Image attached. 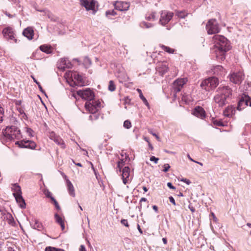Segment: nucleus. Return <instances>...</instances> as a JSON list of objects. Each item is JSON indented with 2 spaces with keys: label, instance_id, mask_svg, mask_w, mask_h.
I'll use <instances>...</instances> for the list:
<instances>
[{
  "label": "nucleus",
  "instance_id": "obj_45",
  "mask_svg": "<svg viewBox=\"0 0 251 251\" xmlns=\"http://www.w3.org/2000/svg\"><path fill=\"white\" fill-rule=\"evenodd\" d=\"M4 115L3 109L0 106V123L3 121V117Z\"/></svg>",
  "mask_w": 251,
  "mask_h": 251
},
{
  "label": "nucleus",
  "instance_id": "obj_23",
  "mask_svg": "<svg viewBox=\"0 0 251 251\" xmlns=\"http://www.w3.org/2000/svg\"><path fill=\"white\" fill-rule=\"evenodd\" d=\"M213 72L216 75H222L224 74L225 71L222 66L217 65L214 67Z\"/></svg>",
  "mask_w": 251,
  "mask_h": 251
},
{
  "label": "nucleus",
  "instance_id": "obj_18",
  "mask_svg": "<svg viewBox=\"0 0 251 251\" xmlns=\"http://www.w3.org/2000/svg\"><path fill=\"white\" fill-rule=\"evenodd\" d=\"M168 69L169 68L166 62L159 63L156 67V70L161 75L165 74L168 72Z\"/></svg>",
  "mask_w": 251,
  "mask_h": 251
},
{
  "label": "nucleus",
  "instance_id": "obj_46",
  "mask_svg": "<svg viewBox=\"0 0 251 251\" xmlns=\"http://www.w3.org/2000/svg\"><path fill=\"white\" fill-rule=\"evenodd\" d=\"M44 194L46 195V196L48 198H50L52 197V194L48 190H45L44 191Z\"/></svg>",
  "mask_w": 251,
  "mask_h": 251
},
{
  "label": "nucleus",
  "instance_id": "obj_2",
  "mask_svg": "<svg viewBox=\"0 0 251 251\" xmlns=\"http://www.w3.org/2000/svg\"><path fill=\"white\" fill-rule=\"evenodd\" d=\"M214 42V46L217 49L216 50V56H221V59L225 58V54L226 52L230 49V45L229 41L224 36L220 35H215L213 37Z\"/></svg>",
  "mask_w": 251,
  "mask_h": 251
},
{
  "label": "nucleus",
  "instance_id": "obj_47",
  "mask_svg": "<svg viewBox=\"0 0 251 251\" xmlns=\"http://www.w3.org/2000/svg\"><path fill=\"white\" fill-rule=\"evenodd\" d=\"M170 168V165L168 164H165L163 165V171L164 172H167L168 171L169 168Z\"/></svg>",
  "mask_w": 251,
  "mask_h": 251
},
{
  "label": "nucleus",
  "instance_id": "obj_1",
  "mask_svg": "<svg viewBox=\"0 0 251 251\" xmlns=\"http://www.w3.org/2000/svg\"><path fill=\"white\" fill-rule=\"evenodd\" d=\"M232 90L228 86L220 85L215 91L213 101L218 106L222 107L231 99Z\"/></svg>",
  "mask_w": 251,
  "mask_h": 251
},
{
  "label": "nucleus",
  "instance_id": "obj_34",
  "mask_svg": "<svg viewBox=\"0 0 251 251\" xmlns=\"http://www.w3.org/2000/svg\"><path fill=\"white\" fill-rule=\"evenodd\" d=\"M140 26L142 27H145L147 28H150L153 26V24L146 22H142L140 23Z\"/></svg>",
  "mask_w": 251,
  "mask_h": 251
},
{
  "label": "nucleus",
  "instance_id": "obj_27",
  "mask_svg": "<svg viewBox=\"0 0 251 251\" xmlns=\"http://www.w3.org/2000/svg\"><path fill=\"white\" fill-rule=\"evenodd\" d=\"M130 174V169L128 167H125L122 171V177L128 178Z\"/></svg>",
  "mask_w": 251,
  "mask_h": 251
},
{
  "label": "nucleus",
  "instance_id": "obj_19",
  "mask_svg": "<svg viewBox=\"0 0 251 251\" xmlns=\"http://www.w3.org/2000/svg\"><path fill=\"white\" fill-rule=\"evenodd\" d=\"M72 64L66 58H61L57 64V67L59 69L63 71L66 68H71Z\"/></svg>",
  "mask_w": 251,
  "mask_h": 251
},
{
  "label": "nucleus",
  "instance_id": "obj_25",
  "mask_svg": "<svg viewBox=\"0 0 251 251\" xmlns=\"http://www.w3.org/2000/svg\"><path fill=\"white\" fill-rule=\"evenodd\" d=\"M54 217L56 222L60 225L62 229L64 230V229L65 228V224L62 218L61 217H60L57 213H56L54 215Z\"/></svg>",
  "mask_w": 251,
  "mask_h": 251
},
{
  "label": "nucleus",
  "instance_id": "obj_42",
  "mask_svg": "<svg viewBox=\"0 0 251 251\" xmlns=\"http://www.w3.org/2000/svg\"><path fill=\"white\" fill-rule=\"evenodd\" d=\"M72 77H74V78L76 79L77 81H81V76L78 74L74 73L73 75V74H72Z\"/></svg>",
  "mask_w": 251,
  "mask_h": 251
},
{
  "label": "nucleus",
  "instance_id": "obj_3",
  "mask_svg": "<svg viewBox=\"0 0 251 251\" xmlns=\"http://www.w3.org/2000/svg\"><path fill=\"white\" fill-rule=\"evenodd\" d=\"M15 125L6 126L4 131H3L4 136L9 141H11L14 138L18 139L21 136L20 130L16 126L18 122L17 121H15Z\"/></svg>",
  "mask_w": 251,
  "mask_h": 251
},
{
  "label": "nucleus",
  "instance_id": "obj_49",
  "mask_svg": "<svg viewBox=\"0 0 251 251\" xmlns=\"http://www.w3.org/2000/svg\"><path fill=\"white\" fill-rule=\"evenodd\" d=\"M121 223L122 225H124L126 227H128L129 225L128 224V222L127 220L126 219H123L121 220Z\"/></svg>",
  "mask_w": 251,
  "mask_h": 251
},
{
  "label": "nucleus",
  "instance_id": "obj_62",
  "mask_svg": "<svg viewBox=\"0 0 251 251\" xmlns=\"http://www.w3.org/2000/svg\"><path fill=\"white\" fill-rule=\"evenodd\" d=\"M152 208L156 212H158V207L156 205H153Z\"/></svg>",
  "mask_w": 251,
  "mask_h": 251
},
{
  "label": "nucleus",
  "instance_id": "obj_9",
  "mask_svg": "<svg viewBox=\"0 0 251 251\" xmlns=\"http://www.w3.org/2000/svg\"><path fill=\"white\" fill-rule=\"evenodd\" d=\"M251 106V98L248 95L243 94L238 102L237 109L240 111L244 109L246 106Z\"/></svg>",
  "mask_w": 251,
  "mask_h": 251
},
{
  "label": "nucleus",
  "instance_id": "obj_22",
  "mask_svg": "<svg viewBox=\"0 0 251 251\" xmlns=\"http://www.w3.org/2000/svg\"><path fill=\"white\" fill-rule=\"evenodd\" d=\"M67 189L69 194L73 197H75V189L72 182L69 180H66Z\"/></svg>",
  "mask_w": 251,
  "mask_h": 251
},
{
  "label": "nucleus",
  "instance_id": "obj_60",
  "mask_svg": "<svg viewBox=\"0 0 251 251\" xmlns=\"http://www.w3.org/2000/svg\"><path fill=\"white\" fill-rule=\"evenodd\" d=\"M19 112L21 114H23V117L25 118V117H26V114L24 112V110L22 109H20Z\"/></svg>",
  "mask_w": 251,
  "mask_h": 251
},
{
  "label": "nucleus",
  "instance_id": "obj_37",
  "mask_svg": "<svg viewBox=\"0 0 251 251\" xmlns=\"http://www.w3.org/2000/svg\"><path fill=\"white\" fill-rule=\"evenodd\" d=\"M212 123L214 125L217 126H224V124L223 123V122L222 121H221L220 120H218L215 119H212Z\"/></svg>",
  "mask_w": 251,
  "mask_h": 251
},
{
  "label": "nucleus",
  "instance_id": "obj_44",
  "mask_svg": "<svg viewBox=\"0 0 251 251\" xmlns=\"http://www.w3.org/2000/svg\"><path fill=\"white\" fill-rule=\"evenodd\" d=\"M26 132L28 134L29 136L31 137L33 136V135L32 134L33 130L31 128L26 127Z\"/></svg>",
  "mask_w": 251,
  "mask_h": 251
},
{
  "label": "nucleus",
  "instance_id": "obj_57",
  "mask_svg": "<svg viewBox=\"0 0 251 251\" xmlns=\"http://www.w3.org/2000/svg\"><path fill=\"white\" fill-rule=\"evenodd\" d=\"M79 251H86L85 246L83 245H81L80 246Z\"/></svg>",
  "mask_w": 251,
  "mask_h": 251
},
{
  "label": "nucleus",
  "instance_id": "obj_6",
  "mask_svg": "<svg viewBox=\"0 0 251 251\" xmlns=\"http://www.w3.org/2000/svg\"><path fill=\"white\" fill-rule=\"evenodd\" d=\"M208 34H216L220 31L218 24L216 19H212L208 21L206 25Z\"/></svg>",
  "mask_w": 251,
  "mask_h": 251
},
{
  "label": "nucleus",
  "instance_id": "obj_14",
  "mask_svg": "<svg viewBox=\"0 0 251 251\" xmlns=\"http://www.w3.org/2000/svg\"><path fill=\"white\" fill-rule=\"evenodd\" d=\"M113 5L115 9L120 11H127L129 9L130 6L128 2L122 1H115Z\"/></svg>",
  "mask_w": 251,
  "mask_h": 251
},
{
  "label": "nucleus",
  "instance_id": "obj_26",
  "mask_svg": "<svg viewBox=\"0 0 251 251\" xmlns=\"http://www.w3.org/2000/svg\"><path fill=\"white\" fill-rule=\"evenodd\" d=\"M39 48L42 51L47 54H49L51 52V49L50 47L46 45H41L40 46Z\"/></svg>",
  "mask_w": 251,
  "mask_h": 251
},
{
  "label": "nucleus",
  "instance_id": "obj_29",
  "mask_svg": "<svg viewBox=\"0 0 251 251\" xmlns=\"http://www.w3.org/2000/svg\"><path fill=\"white\" fill-rule=\"evenodd\" d=\"M233 107L231 106H227L224 111V115L226 116L229 117L232 113Z\"/></svg>",
  "mask_w": 251,
  "mask_h": 251
},
{
  "label": "nucleus",
  "instance_id": "obj_35",
  "mask_svg": "<svg viewBox=\"0 0 251 251\" xmlns=\"http://www.w3.org/2000/svg\"><path fill=\"white\" fill-rule=\"evenodd\" d=\"M45 251H65L62 249H58L55 247H47L45 249Z\"/></svg>",
  "mask_w": 251,
  "mask_h": 251
},
{
  "label": "nucleus",
  "instance_id": "obj_55",
  "mask_svg": "<svg viewBox=\"0 0 251 251\" xmlns=\"http://www.w3.org/2000/svg\"><path fill=\"white\" fill-rule=\"evenodd\" d=\"M37 53V51H36V52H34L32 53L31 56V58L33 59H38V58H37L36 57V54Z\"/></svg>",
  "mask_w": 251,
  "mask_h": 251
},
{
  "label": "nucleus",
  "instance_id": "obj_24",
  "mask_svg": "<svg viewBox=\"0 0 251 251\" xmlns=\"http://www.w3.org/2000/svg\"><path fill=\"white\" fill-rule=\"evenodd\" d=\"M30 225L34 229H36L38 230H41L43 229L42 224L36 219L32 220V223H30Z\"/></svg>",
  "mask_w": 251,
  "mask_h": 251
},
{
  "label": "nucleus",
  "instance_id": "obj_41",
  "mask_svg": "<svg viewBox=\"0 0 251 251\" xmlns=\"http://www.w3.org/2000/svg\"><path fill=\"white\" fill-rule=\"evenodd\" d=\"M124 126L127 128L129 129L131 127V123L129 120H126L124 123Z\"/></svg>",
  "mask_w": 251,
  "mask_h": 251
},
{
  "label": "nucleus",
  "instance_id": "obj_52",
  "mask_svg": "<svg viewBox=\"0 0 251 251\" xmlns=\"http://www.w3.org/2000/svg\"><path fill=\"white\" fill-rule=\"evenodd\" d=\"M130 101V100L128 98V97H126L124 98V103L125 104H129Z\"/></svg>",
  "mask_w": 251,
  "mask_h": 251
},
{
  "label": "nucleus",
  "instance_id": "obj_36",
  "mask_svg": "<svg viewBox=\"0 0 251 251\" xmlns=\"http://www.w3.org/2000/svg\"><path fill=\"white\" fill-rule=\"evenodd\" d=\"M108 90L111 92L115 90V85L112 80H110L109 82Z\"/></svg>",
  "mask_w": 251,
  "mask_h": 251
},
{
  "label": "nucleus",
  "instance_id": "obj_8",
  "mask_svg": "<svg viewBox=\"0 0 251 251\" xmlns=\"http://www.w3.org/2000/svg\"><path fill=\"white\" fill-rule=\"evenodd\" d=\"M15 192L13 193V195L15 198V200L21 208H25L26 204L24 199L22 196L21 187L16 184H15Z\"/></svg>",
  "mask_w": 251,
  "mask_h": 251
},
{
  "label": "nucleus",
  "instance_id": "obj_63",
  "mask_svg": "<svg viewBox=\"0 0 251 251\" xmlns=\"http://www.w3.org/2000/svg\"><path fill=\"white\" fill-rule=\"evenodd\" d=\"M147 201V199L145 198H142L140 201V203L142 202V201L146 202Z\"/></svg>",
  "mask_w": 251,
  "mask_h": 251
},
{
  "label": "nucleus",
  "instance_id": "obj_4",
  "mask_svg": "<svg viewBox=\"0 0 251 251\" xmlns=\"http://www.w3.org/2000/svg\"><path fill=\"white\" fill-rule=\"evenodd\" d=\"M219 83L218 78L215 76H212L203 80L201 84V87L206 91H210L214 89L218 85Z\"/></svg>",
  "mask_w": 251,
  "mask_h": 251
},
{
  "label": "nucleus",
  "instance_id": "obj_40",
  "mask_svg": "<svg viewBox=\"0 0 251 251\" xmlns=\"http://www.w3.org/2000/svg\"><path fill=\"white\" fill-rule=\"evenodd\" d=\"M32 78H33V79L34 82H35L37 84V85L38 86V87H39V88L40 90L42 93H45V91L43 89V88H42V87L41 85H40V83L39 82H38V81H37V80H36V79H35L33 76H32Z\"/></svg>",
  "mask_w": 251,
  "mask_h": 251
},
{
  "label": "nucleus",
  "instance_id": "obj_31",
  "mask_svg": "<svg viewBox=\"0 0 251 251\" xmlns=\"http://www.w3.org/2000/svg\"><path fill=\"white\" fill-rule=\"evenodd\" d=\"M117 14V12L114 10H109L105 12V15L109 19H111L110 16H115Z\"/></svg>",
  "mask_w": 251,
  "mask_h": 251
},
{
  "label": "nucleus",
  "instance_id": "obj_61",
  "mask_svg": "<svg viewBox=\"0 0 251 251\" xmlns=\"http://www.w3.org/2000/svg\"><path fill=\"white\" fill-rule=\"evenodd\" d=\"M100 117V114H96L95 115H94V120H97L99 119Z\"/></svg>",
  "mask_w": 251,
  "mask_h": 251
},
{
  "label": "nucleus",
  "instance_id": "obj_16",
  "mask_svg": "<svg viewBox=\"0 0 251 251\" xmlns=\"http://www.w3.org/2000/svg\"><path fill=\"white\" fill-rule=\"evenodd\" d=\"M80 5L84 6L87 11L94 10L95 8V0H79Z\"/></svg>",
  "mask_w": 251,
  "mask_h": 251
},
{
  "label": "nucleus",
  "instance_id": "obj_28",
  "mask_svg": "<svg viewBox=\"0 0 251 251\" xmlns=\"http://www.w3.org/2000/svg\"><path fill=\"white\" fill-rule=\"evenodd\" d=\"M155 15L156 13L155 12H152L151 13L147 14L146 16V19L148 21H155L156 20Z\"/></svg>",
  "mask_w": 251,
  "mask_h": 251
},
{
  "label": "nucleus",
  "instance_id": "obj_32",
  "mask_svg": "<svg viewBox=\"0 0 251 251\" xmlns=\"http://www.w3.org/2000/svg\"><path fill=\"white\" fill-rule=\"evenodd\" d=\"M83 65L85 68H87L89 67V66L91 64V61L89 58L88 57H85L83 59Z\"/></svg>",
  "mask_w": 251,
  "mask_h": 251
},
{
  "label": "nucleus",
  "instance_id": "obj_10",
  "mask_svg": "<svg viewBox=\"0 0 251 251\" xmlns=\"http://www.w3.org/2000/svg\"><path fill=\"white\" fill-rule=\"evenodd\" d=\"M174 13L172 12L164 10L160 12L159 23L162 25H167L172 19Z\"/></svg>",
  "mask_w": 251,
  "mask_h": 251
},
{
  "label": "nucleus",
  "instance_id": "obj_43",
  "mask_svg": "<svg viewBox=\"0 0 251 251\" xmlns=\"http://www.w3.org/2000/svg\"><path fill=\"white\" fill-rule=\"evenodd\" d=\"M46 15L49 19H50L51 21H55V17L50 12L46 13Z\"/></svg>",
  "mask_w": 251,
  "mask_h": 251
},
{
  "label": "nucleus",
  "instance_id": "obj_11",
  "mask_svg": "<svg viewBox=\"0 0 251 251\" xmlns=\"http://www.w3.org/2000/svg\"><path fill=\"white\" fill-rule=\"evenodd\" d=\"M244 74L241 71L234 72L231 74L229 79L231 82L236 84H240L244 79Z\"/></svg>",
  "mask_w": 251,
  "mask_h": 251
},
{
  "label": "nucleus",
  "instance_id": "obj_58",
  "mask_svg": "<svg viewBox=\"0 0 251 251\" xmlns=\"http://www.w3.org/2000/svg\"><path fill=\"white\" fill-rule=\"evenodd\" d=\"M210 215L212 217L213 219V220L215 222H216L218 219L216 217L215 214H214V213L213 212H211V214H210Z\"/></svg>",
  "mask_w": 251,
  "mask_h": 251
},
{
  "label": "nucleus",
  "instance_id": "obj_39",
  "mask_svg": "<svg viewBox=\"0 0 251 251\" xmlns=\"http://www.w3.org/2000/svg\"><path fill=\"white\" fill-rule=\"evenodd\" d=\"M92 102L94 103V104L95 105V106L97 108L98 110H99L101 108V102L100 100H93Z\"/></svg>",
  "mask_w": 251,
  "mask_h": 251
},
{
  "label": "nucleus",
  "instance_id": "obj_33",
  "mask_svg": "<svg viewBox=\"0 0 251 251\" xmlns=\"http://www.w3.org/2000/svg\"><path fill=\"white\" fill-rule=\"evenodd\" d=\"M161 47L164 51L169 53H173L175 51L174 49H171L170 47L165 46L164 45H161Z\"/></svg>",
  "mask_w": 251,
  "mask_h": 251
},
{
  "label": "nucleus",
  "instance_id": "obj_20",
  "mask_svg": "<svg viewBox=\"0 0 251 251\" xmlns=\"http://www.w3.org/2000/svg\"><path fill=\"white\" fill-rule=\"evenodd\" d=\"M85 107L87 110L92 114H95L99 111L92 101H86L85 104Z\"/></svg>",
  "mask_w": 251,
  "mask_h": 251
},
{
  "label": "nucleus",
  "instance_id": "obj_54",
  "mask_svg": "<svg viewBox=\"0 0 251 251\" xmlns=\"http://www.w3.org/2000/svg\"><path fill=\"white\" fill-rule=\"evenodd\" d=\"M181 181L186 183L188 185L191 183L190 181L186 178H182Z\"/></svg>",
  "mask_w": 251,
  "mask_h": 251
},
{
  "label": "nucleus",
  "instance_id": "obj_50",
  "mask_svg": "<svg viewBox=\"0 0 251 251\" xmlns=\"http://www.w3.org/2000/svg\"><path fill=\"white\" fill-rule=\"evenodd\" d=\"M149 133H150L153 136H154L156 139L158 140V141H160V138L155 133L153 132L152 130H150L149 131Z\"/></svg>",
  "mask_w": 251,
  "mask_h": 251
},
{
  "label": "nucleus",
  "instance_id": "obj_7",
  "mask_svg": "<svg viewBox=\"0 0 251 251\" xmlns=\"http://www.w3.org/2000/svg\"><path fill=\"white\" fill-rule=\"evenodd\" d=\"M76 94L82 99L86 100L87 101H91L94 100L95 97L94 92L90 88L78 90Z\"/></svg>",
  "mask_w": 251,
  "mask_h": 251
},
{
  "label": "nucleus",
  "instance_id": "obj_5",
  "mask_svg": "<svg viewBox=\"0 0 251 251\" xmlns=\"http://www.w3.org/2000/svg\"><path fill=\"white\" fill-rule=\"evenodd\" d=\"M186 78H178L176 80L172 86V93L174 98H176V93L180 92L183 85L186 83Z\"/></svg>",
  "mask_w": 251,
  "mask_h": 251
},
{
  "label": "nucleus",
  "instance_id": "obj_12",
  "mask_svg": "<svg viewBox=\"0 0 251 251\" xmlns=\"http://www.w3.org/2000/svg\"><path fill=\"white\" fill-rule=\"evenodd\" d=\"M2 34L4 37L7 40H13L17 43V39L15 38L13 29L10 27L4 28L2 30Z\"/></svg>",
  "mask_w": 251,
  "mask_h": 251
},
{
  "label": "nucleus",
  "instance_id": "obj_17",
  "mask_svg": "<svg viewBox=\"0 0 251 251\" xmlns=\"http://www.w3.org/2000/svg\"><path fill=\"white\" fill-rule=\"evenodd\" d=\"M192 114L196 117L201 119H203L206 116L204 109L200 106H197L194 108Z\"/></svg>",
  "mask_w": 251,
  "mask_h": 251
},
{
  "label": "nucleus",
  "instance_id": "obj_21",
  "mask_svg": "<svg viewBox=\"0 0 251 251\" xmlns=\"http://www.w3.org/2000/svg\"><path fill=\"white\" fill-rule=\"evenodd\" d=\"M33 34V29L30 27H28L25 29L23 32V35L29 40H31L32 39Z\"/></svg>",
  "mask_w": 251,
  "mask_h": 251
},
{
  "label": "nucleus",
  "instance_id": "obj_13",
  "mask_svg": "<svg viewBox=\"0 0 251 251\" xmlns=\"http://www.w3.org/2000/svg\"><path fill=\"white\" fill-rule=\"evenodd\" d=\"M49 137L50 139L53 140L56 144L60 146L61 148L64 149L66 147L65 143L62 139L55 134L53 131L50 132Z\"/></svg>",
  "mask_w": 251,
  "mask_h": 251
},
{
  "label": "nucleus",
  "instance_id": "obj_59",
  "mask_svg": "<svg viewBox=\"0 0 251 251\" xmlns=\"http://www.w3.org/2000/svg\"><path fill=\"white\" fill-rule=\"evenodd\" d=\"M8 217H7V218L9 219L10 222H11L12 221H14V218L12 217V215L10 213H8Z\"/></svg>",
  "mask_w": 251,
  "mask_h": 251
},
{
  "label": "nucleus",
  "instance_id": "obj_38",
  "mask_svg": "<svg viewBox=\"0 0 251 251\" xmlns=\"http://www.w3.org/2000/svg\"><path fill=\"white\" fill-rule=\"evenodd\" d=\"M176 15L180 18H184L187 16V13L183 11H177Z\"/></svg>",
  "mask_w": 251,
  "mask_h": 251
},
{
  "label": "nucleus",
  "instance_id": "obj_56",
  "mask_svg": "<svg viewBox=\"0 0 251 251\" xmlns=\"http://www.w3.org/2000/svg\"><path fill=\"white\" fill-rule=\"evenodd\" d=\"M54 205L55 208L57 210H60V206H59V204H58L57 201L54 202Z\"/></svg>",
  "mask_w": 251,
  "mask_h": 251
},
{
  "label": "nucleus",
  "instance_id": "obj_48",
  "mask_svg": "<svg viewBox=\"0 0 251 251\" xmlns=\"http://www.w3.org/2000/svg\"><path fill=\"white\" fill-rule=\"evenodd\" d=\"M158 160H159L158 158H157L154 156H151L150 157V160L151 161H153L155 164L157 163Z\"/></svg>",
  "mask_w": 251,
  "mask_h": 251
},
{
  "label": "nucleus",
  "instance_id": "obj_53",
  "mask_svg": "<svg viewBox=\"0 0 251 251\" xmlns=\"http://www.w3.org/2000/svg\"><path fill=\"white\" fill-rule=\"evenodd\" d=\"M167 185L169 188L173 190L176 189V187L172 185V183L168 182Z\"/></svg>",
  "mask_w": 251,
  "mask_h": 251
},
{
  "label": "nucleus",
  "instance_id": "obj_15",
  "mask_svg": "<svg viewBox=\"0 0 251 251\" xmlns=\"http://www.w3.org/2000/svg\"><path fill=\"white\" fill-rule=\"evenodd\" d=\"M16 144L18 145L20 148H23L33 149H35L36 147V144L33 141L30 140H23L20 141H17Z\"/></svg>",
  "mask_w": 251,
  "mask_h": 251
},
{
  "label": "nucleus",
  "instance_id": "obj_64",
  "mask_svg": "<svg viewBox=\"0 0 251 251\" xmlns=\"http://www.w3.org/2000/svg\"><path fill=\"white\" fill-rule=\"evenodd\" d=\"M7 251H16L12 247H8L7 248Z\"/></svg>",
  "mask_w": 251,
  "mask_h": 251
},
{
  "label": "nucleus",
  "instance_id": "obj_51",
  "mask_svg": "<svg viewBox=\"0 0 251 251\" xmlns=\"http://www.w3.org/2000/svg\"><path fill=\"white\" fill-rule=\"evenodd\" d=\"M169 199L171 203H172L174 205H176V202H175V200L174 198L172 196L169 197Z\"/></svg>",
  "mask_w": 251,
  "mask_h": 251
},
{
  "label": "nucleus",
  "instance_id": "obj_30",
  "mask_svg": "<svg viewBox=\"0 0 251 251\" xmlns=\"http://www.w3.org/2000/svg\"><path fill=\"white\" fill-rule=\"evenodd\" d=\"M137 91H138V92L139 93V97L140 98V99L143 100V102L148 106H149V104L147 101V100H146V99L145 98V97L143 96V94H142V91L139 89H137Z\"/></svg>",
  "mask_w": 251,
  "mask_h": 251
}]
</instances>
